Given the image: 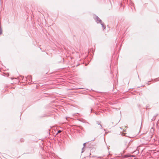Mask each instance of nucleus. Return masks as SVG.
Instances as JSON below:
<instances>
[{"label":"nucleus","mask_w":159,"mask_h":159,"mask_svg":"<svg viewBox=\"0 0 159 159\" xmlns=\"http://www.w3.org/2000/svg\"><path fill=\"white\" fill-rule=\"evenodd\" d=\"M95 19L96 20V22H97L98 23H100V24L102 25V27L103 28V29H105V28H106V27L102 23V20H100L99 19V18L97 16H95Z\"/></svg>","instance_id":"1"},{"label":"nucleus","mask_w":159,"mask_h":159,"mask_svg":"<svg viewBox=\"0 0 159 159\" xmlns=\"http://www.w3.org/2000/svg\"><path fill=\"white\" fill-rule=\"evenodd\" d=\"M134 159H138L135 158Z\"/></svg>","instance_id":"7"},{"label":"nucleus","mask_w":159,"mask_h":159,"mask_svg":"<svg viewBox=\"0 0 159 159\" xmlns=\"http://www.w3.org/2000/svg\"><path fill=\"white\" fill-rule=\"evenodd\" d=\"M61 130H58L57 131V134L58 133H61Z\"/></svg>","instance_id":"5"},{"label":"nucleus","mask_w":159,"mask_h":159,"mask_svg":"<svg viewBox=\"0 0 159 159\" xmlns=\"http://www.w3.org/2000/svg\"><path fill=\"white\" fill-rule=\"evenodd\" d=\"M86 143H84V144H83V146H84V147L83 148H82V152H84V147H85V144H86Z\"/></svg>","instance_id":"4"},{"label":"nucleus","mask_w":159,"mask_h":159,"mask_svg":"<svg viewBox=\"0 0 159 159\" xmlns=\"http://www.w3.org/2000/svg\"><path fill=\"white\" fill-rule=\"evenodd\" d=\"M134 156L133 155H131L130 154H127L125 155V157H133Z\"/></svg>","instance_id":"3"},{"label":"nucleus","mask_w":159,"mask_h":159,"mask_svg":"<svg viewBox=\"0 0 159 159\" xmlns=\"http://www.w3.org/2000/svg\"><path fill=\"white\" fill-rule=\"evenodd\" d=\"M28 78H30L31 79L32 78V76L31 75H29V76H28Z\"/></svg>","instance_id":"6"},{"label":"nucleus","mask_w":159,"mask_h":159,"mask_svg":"<svg viewBox=\"0 0 159 159\" xmlns=\"http://www.w3.org/2000/svg\"><path fill=\"white\" fill-rule=\"evenodd\" d=\"M101 122L99 121H96L97 125H95L96 128L98 129H102V126L100 124Z\"/></svg>","instance_id":"2"}]
</instances>
